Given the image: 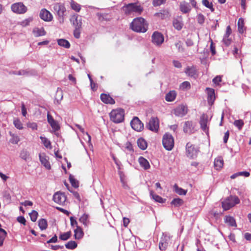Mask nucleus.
<instances>
[{
    "instance_id": "nucleus-1",
    "label": "nucleus",
    "mask_w": 251,
    "mask_h": 251,
    "mask_svg": "<svg viewBox=\"0 0 251 251\" xmlns=\"http://www.w3.org/2000/svg\"><path fill=\"white\" fill-rule=\"evenodd\" d=\"M130 27L135 32L145 33L148 30V25L144 18L139 17L133 20Z\"/></svg>"
},
{
    "instance_id": "nucleus-2",
    "label": "nucleus",
    "mask_w": 251,
    "mask_h": 251,
    "mask_svg": "<svg viewBox=\"0 0 251 251\" xmlns=\"http://www.w3.org/2000/svg\"><path fill=\"white\" fill-rule=\"evenodd\" d=\"M125 112L123 109H114L110 113V120L115 123H120L124 120Z\"/></svg>"
},
{
    "instance_id": "nucleus-3",
    "label": "nucleus",
    "mask_w": 251,
    "mask_h": 251,
    "mask_svg": "<svg viewBox=\"0 0 251 251\" xmlns=\"http://www.w3.org/2000/svg\"><path fill=\"white\" fill-rule=\"evenodd\" d=\"M123 10L127 15H131L134 13L140 14L142 12L143 8L139 5L131 3L124 6Z\"/></svg>"
},
{
    "instance_id": "nucleus-4",
    "label": "nucleus",
    "mask_w": 251,
    "mask_h": 251,
    "mask_svg": "<svg viewBox=\"0 0 251 251\" xmlns=\"http://www.w3.org/2000/svg\"><path fill=\"white\" fill-rule=\"evenodd\" d=\"M240 202L237 196H230L222 202V207L224 210H227Z\"/></svg>"
},
{
    "instance_id": "nucleus-5",
    "label": "nucleus",
    "mask_w": 251,
    "mask_h": 251,
    "mask_svg": "<svg viewBox=\"0 0 251 251\" xmlns=\"http://www.w3.org/2000/svg\"><path fill=\"white\" fill-rule=\"evenodd\" d=\"M53 9L57 15L59 23L63 24L64 22V15L66 11L65 6L63 4L56 3L53 5Z\"/></svg>"
},
{
    "instance_id": "nucleus-6",
    "label": "nucleus",
    "mask_w": 251,
    "mask_h": 251,
    "mask_svg": "<svg viewBox=\"0 0 251 251\" xmlns=\"http://www.w3.org/2000/svg\"><path fill=\"white\" fill-rule=\"evenodd\" d=\"M162 144L166 150L171 151L174 146V140L173 136L170 133H165L163 136Z\"/></svg>"
},
{
    "instance_id": "nucleus-7",
    "label": "nucleus",
    "mask_w": 251,
    "mask_h": 251,
    "mask_svg": "<svg viewBox=\"0 0 251 251\" xmlns=\"http://www.w3.org/2000/svg\"><path fill=\"white\" fill-rule=\"evenodd\" d=\"M11 8L14 13L19 14H24L27 10V7L21 2L12 4Z\"/></svg>"
},
{
    "instance_id": "nucleus-8",
    "label": "nucleus",
    "mask_w": 251,
    "mask_h": 251,
    "mask_svg": "<svg viewBox=\"0 0 251 251\" xmlns=\"http://www.w3.org/2000/svg\"><path fill=\"white\" fill-rule=\"evenodd\" d=\"M171 237L169 234L163 233L159 244V248L161 251H164L167 249Z\"/></svg>"
},
{
    "instance_id": "nucleus-9",
    "label": "nucleus",
    "mask_w": 251,
    "mask_h": 251,
    "mask_svg": "<svg viewBox=\"0 0 251 251\" xmlns=\"http://www.w3.org/2000/svg\"><path fill=\"white\" fill-rule=\"evenodd\" d=\"M164 38L163 34L158 31H155L151 36V41L153 44L160 46L164 42Z\"/></svg>"
},
{
    "instance_id": "nucleus-10",
    "label": "nucleus",
    "mask_w": 251,
    "mask_h": 251,
    "mask_svg": "<svg viewBox=\"0 0 251 251\" xmlns=\"http://www.w3.org/2000/svg\"><path fill=\"white\" fill-rule=\"evenodd\" d=\"M159 126V120L155 117H151L147 125L148 129L155 132L158 131Z\"/></svg>"
},
{
    "instance_id": "nucleus-11",
    "label": "nucleus",
    "mask_w": 251,
    "mask_h": 251,
    "mask_svg": "<svg viewBox=\"0 0 251 251\" xmlns=\"http://www.w3.org/2000/svg\"><path fill=\"white\" fill-rule=\"evenodd\" d=\"M132 128L137 131H141L144 128V124L137 117H134L130 122Z\"/></svg>"
},
{
    "instance_id": "nucleus-12",
    "label": "nucleus",
    "mask_w": 251,
    "mask_h": 251,
    "mask_svg": "<svg viewBox=\"0 0 251 251\" xmlns=\"http://www.w3.org/2000/svg\"><path fill=\"white\" fill-rule=\"evenodd\" d=\"M186 154L190 158H195L198 153V150L195 148L191 143H188L186 146Z\"/></svg>"
},
{
    "instance_id": "nucleus-13",
    "label": "nucleus",
    "mask_w": 251,
    "mask_h": 251,
    "mask_svg": "<svg viewBox=\"0 0 251 251\" xmlns=\"http://www.w3.org/2000/svg\"><path fill=\"white\" fill-rule=\"evenodd\" d=\"M53 200L55 202L60 205H63L66 201V197L64 193L57 192L54 194Z\"/></svg>"
},
{
    "instance_id": "nucleus-14",
    "label": "nucleus",
    "mask_w": 251,
    "mask_h": 251,
    "mask_svg": "<svg viewBox=\"0 0 251 251\" xmlns=\"http://www.w3.org/2000/svg\"><path fill=\"white\" fill-rule=\"evenodd\" d=\"M70 20L75 28H81L82 19L78 15L74 14L72 15Z\"/></svg>"
},
{
    "instance_id": "nucleus-15",
    "label": "nucleus",
    "mask_w": 251,
    "mask_h": 251,
    "mask_svg": "<svg viewBox=\"0 0 251 251\" xmlns=\"http://www.w3.org/2000/svg\"><path fill=\"white\" fill-rule=\"evenodd\" d=\"M187 113V107L183 105L177 106L174 110V114L176 116L183 117Z\"/></svg>"
},
{
    "instance_id": "nucleus-16",
    "label": "nucleus",
    "mask_w": 251,
    "mask_h": 251,
    "mask_svg": "<svg viewBox=\"0 0 251 251\" xmlns=\"http://www.w3.org/2000/svg\"><path fill=\"white\" fill-rule=\"evenodd\" d=\"M41 19L46 22H50L52 20V14L46 9H42L40 13Z\"/></svg>"
},
{
    "instance_id": "nucleus-17",
    "label": "nucleus",
    "mask_w": 251,
    "mask_h": 251,
    "mask_svg": "<svg viewBox=\"0 0 251 251\" xmlns=\"http://www.w3.org/2000/svg\"><path fill=\"white\" fill-rule=\"evenodd\" d=\"M200 123L202 129L204 131L206 132L208 130V117L207 115L203 114L201 116Z\"/></svg>"
},
{
    "instance_id": "nucleus-18",
    "label": "nucleus",
    "mask_w": 251,
    "mask_h": 251,
    "mask_svg": "<svg viewBox=\"0 0 251 251\" xmlns=\"http://www.w3.org/2000/svg\"><path fill=\"white\" fill-rule=\"evenodd\" d=\"M39 159L42 164L48 170L50 169V165L48 161L49 157L45 153L40 154Z\"/></svg>"
},
{
    "instance_id": "nucleus-19",
    "label": "nucleus",
    "mask_w": 251,
    "mask_h": 251,
    "mask_svg": "<svg viewBox=\"0 0 251 251\" xmlns=\"http://www.w3.org/2000/svg\"><path fill=\"white\" fill-rule=\"evenodd\" d=\"M180 10L184 14L188 13L191 10L190 4L186 1L180 2L179 5Z\"/></svg>"
},
{
    "instance_id": "nucleus-20",
    "label": "nucleus",
    "mask_w": 251,
    "mask_h": 251,
    "mask_svg": "<svg viewBox=\"0 0 251 251\" xmlns=\"http://www.w3.org/2000/svg\"><path fill=\"white\" fill-rule=\"evenodd\" d=\"M174 27L178 30H180L183 26L181 17L174 19L173 22Z\"/></svg>"
},
{
    "instance_id": "nucleus-21",
    "label": "nucleus",
    "mask_w": 251,
    "mask_h": 251,
    "mask_svg": "<svg viewBox=\"0 0 251 251\" xmlns=\"http://www.w3.org/2000/svg\"><path fill=\"white\" fill-rule=\"evenodd\" d=\"M101 101L106 104H113L115 103V100L109 95L101 94L100 95Z\"/></svg>"
},
{
    "instance_id": "nucleus-22",
    "label": "nucleus",
    "mask_w": 251,
    "mask_h": 251,
    "mask_svg": "<svg viewBox=\"0 0 251 251\" xmlns=\"http://www.w3.org/2000/svg\"><path fill=\"white\" fill-rule=\"evenodd\" d=\"M207 93V100L208 103L212 104L215 100V92L214 90L212 88H206Z\"/></svg>"
},
{
    "instance_id": "nucleus-23",
    "label": "nucleus",
    "mask_w": 251,
    "mask_h": 251,
    "mask_svg": "<svg viewBox=\"0 0 251 251\" xmlns=\"http://www.w3.org/2000/svg\"><path fill=\"white\" fill-rule=\"evenodd\" d=\"M194 128V125L193 122L191 121L186 122L183 126V131L185 133H191L193 132Z\"/></svg>"
},
{
    "instance_id": "nucleus-24",
    "label": "nucleus",
    "mask_w": 251,
    "mask_h": 251,
    "mask_svg": "<svg viewBox=\"0 0 251 251\" xmlns=\"http://www.w3.org/2000/svg\"><path fill=\"white\" fill-rule=\"evenodd\" d=\"M185 73L186 74L191 77H195L197 76V70L195 67H187L185 70Z\"/></svg>"
},
{
    "instance_id": "nucleus-25",
    "label": "nucleus",
    "mask_w": 251,
    "mask_h": 251,
    "mask_svg": "<svg viewBox=\"0 0 251 251\" xmlns=\"http://www.w3.org/2000/svg\"><path fill=\"white\" fill-rule=\"evenodd\" d=\"M224 222L229 226L234 227L237 226L235 219L230 216H226L224 218Z\"/></svg>"
},
{
    "instance_id": "nucleus-26",
    "label": "nucleus",
    "mask_w": 251,
    "mask_h": 251,
    "mask_svg": "<svg viewBox=\"0 0 251 251\" xmlns=\"http://www.w3.org/2000/svg\"><path fill=\"white\" fill-rule=\"evenodd\" d=\"M74 236L75 239H80L83 236L84 233L82 229L78 226H77V227L74 230Z\"/></svg>"
},
{
    "instance_id": "nucleus-27",
    "label": "nucleus",
    "mask_w": 251,
    "mask_h": 251,
    "mask_svg": "<svg viewBox=\"0 0 251 251\" xmlns=\"http://www.w3.org/2000/svg\"><path fill=\"white\" fill-rule=\"evenodd\" d=\"M176 93L175 91H170L165 96V100L167 101H173L176 98Z\"/></svg>"
},
{
    "instance_id": "nucleus-28",
    "label": "nucleus",
    "mask_w": 251,
    "mask_h": 251,
    "mask_svg": "<svg viewBox=\"0 0 251 251\" xmlns=\"http://www.w3.org/2000/svg\"><path fill=\"white\" fill-rule=\"evenodd\" d=\"M246 27L244 25V20L242 18H240L238 22V30L240 33H243L246 30Z\"/></svg>"
},
{
    "instance_id": "nucleus-29",
    "label": "nucleus",
    "mask_w": 251,
    "mask_h": 251,
    "mask_svg": "<svg viewBox=\"0 0 251 251\" xmlns=\"http://www.w3.org/2000/svg\"><path fill=\"white\" fill-rule=\"evenodd\" d=\"M139 162L140 165L145 170H147L150 167V165L148 161L142 156L139 158Z\"/></svg>"
},
{
    "instance_id": "nucleus-30",
    "label": "nucleus",
    "mask_w": 251,
    "mask_h": 251,
    "mask_svg": "<svg viewBox=\"0 0 251 251\" xmlns=\"http://www.w3.org/2000/svg\"><path fill=\"white\" fill-rule=\"evenodd\" d=\"M33 32L36 37L44 36L46 34V31L43 27L35 28L33 29Z\"/></svg>"
},
{
    "instance_id": "nucleus-31",
    "label": "nucleus",
    "mask_w": 251,
    "mask_h": 251,
    "mask_svg": "<svg viewBox=\"0 0 251 251\" xmlns=\"http://www.w3.org/2000/svg\"><path fill=\"white\" fill-rule=\"evenodd\" d=\"M89 215L87 214H83L79 218V221L82 223L84 226H87L89 224Z\"/></svg>"
},
{
    "instance_id": "nucleus-32",
    "label": "nucleus",
    "mask_w": 251,
    "mask_h": 251,
    "mask_svg": "<svg viewBox=\"0 0 251 251\" xmlns=\"http://www.w3.org/2000/svg\"><path fill=\"white\" fill-rule=\"evenodd\" d=\"M223 164L224 161L221 157H217L215 159L214 166L217 170H219L222 168L223 166Z\"/></svg>"
},
{
    "instance_id": "nucleus-33",
    "label": "nucleus",
    "mask_w": 251,
    "mask_h": 251,
    "mask_svg": "<svg viewBox=\"0 0 251 251\" xmlns=\"http://www.w3.org/2000/svg\"><path fill=\"white\" fill-rule=\"evenodd\" d=\"M35 72L29 71L26 70H20L16 72L14 74L19 75H26L28 76L30 75H35Z\"/></svg>"
},
{
    "instance_id": "nucleus-34",
    "label": "nucleus",
    "mask_w": 251,
    "mask_h": 251,
    "mask_svg": "<svg viewBox=\"0 0 251 251\" xmlns=\"http://www.w3.org/2000/svg\"><path fill=\"white\" fill-rule=\"evenodd\" d=\"M137 145L140 149L145 150L147 147V143L143 138H139L137 140Z\"/></svg>"
},
{
    "instance_id": "nucleus-35",
    "label": "nucleus",
    "mask_w": 251,
    "mask_h": 251,
    "mask_svg": "<svg viewBox=\"0 0 251 251\" xmlns=\"http://www.w3.org/2000/svg\"><path fill=\"white\" fill-rule=\"evenodd\" d=\"M38 226L41 230H45L48 227V223L46 219H41L38 221Z\"/></svg>"
},
{
    "instance_id": "nucleus-36",
    "label": "nucleus",
    "mask_w": 251,
    "mask_h": 251,
    "mask_svg": "<svg viewBox=\"0 0 251 251\" xmlns=\"http://www.w3.org/2000/svg\"><path fill=\"white\" fill-rule=\"evenodd\" d=\"M174 190L176 193L179 195H185L187 193V190L179 187L176 184L174 186Z\"/></svg>"
},
{
    "instance_id": "nucleus-37",
    "label": "nucleus",
    "mask_w": 251,
    "mask_h": 251,
    "mask_svg": "<svg viewBox=\"0 0 251 251\" xmlns=\"http://www.w3.org/2000/svg\"><path fill=\"white\" fill-rule=\"evenodd\" d=\"M57 43L59 46L67 49L69 48L70 47V44L69 41L64 39H60L58 40Z\"/></svg>"
},
{
    "instance_id": "nucleus-38",
    "label": "nucleus",
    "mask_w": 251,
    "mask_h": 251,
    "mask_svg": "<svg viewBox=\"0 0 251 251\" xmlns=\"http://www.w3.org/2000/svg\"><path fill=\"white\" fill-rule=\"evenodd\" d=\"M40 138L46 148L49 149H52L51 143L47 138L43 136H40Z\"/></svg>"
},
{
    "instance_id": "nucleus-39",
    "label": "nucleus",
    "mask_w": 251,
    "mask_h": 251,
    "mask_svg": "<svg viewBox=\"0 0 251 251\" xmlns=\"http://www.w3.org/2000/svg\"><path fill=\"white\" fill-rule=\"evenodd\" d=\"M62 99H63L62 91L60 89L58 88L57 89V91H56L55 100H56V101L58 103H59L60 101L62 100Z\"/></svg>"
},
{
    "instance_id": "nucleus-40",
    "label": "nucleus",
    "mask_w": 251,
    "mask_h": 251,
    "mask_svg": "<svg viewBox=\"0 0 251 251\" xmlns=\"http://www.w3.org/2000/svg\"><path fill=\"white\" fill-rule=\"evenodd\" d=\"M13 124L15 127L20 130L23 129V125L20 120L18 118H14L13 120Z\"/></svg>"
},
{
    "instance_id": "nucleus-41",
    "label": "nucleus",
    "mask_w": 251,
    "mask_h": 251,
    "mask_svg": "<svg viewBox=\"0 0 251 251\" xmlns=\"http://www.w3.org/2000/svg\"><path fill=\"white\" fill-rule=\"evenodd\" d=\"M71 7L74 10L79 12L81 9V6L73 0H71L70 2Z\"/></svg>"
},
{
    "instance_id": "nucleus-42",
    "label": "nucleus",
    "mask_w": 251,
    "mask_h": 251,
    "mask_svg": "<svg viewBox=\"0 0 251 251\" xmlns=\"http://www.w3.org/2000/svg\"><path fill=\"white\" fill-rule=\"evenodd\" d=\"M10 135L11 136L10 139V142L13 144H17L20 141V138L17 135L12 133L11 132H9Z\"/></svg>"
},
{
    "instance_id": "nucleus-43",
    "label": "nucleus",
    "mask_w": 251,
    "mask_h": 251,
    "mask_svg": "<svg viewBox=\"0 0 251 251\" xmlns=\"http://www.w3.org/2000/svg\"><path fill=\"white\" fill-rule=\"evenodd\" d=\"M20 156L22 159H23L25 161H27V160L29 159V158H30L29 153L26 150L22 151L20 153Z\"/></svg>"
},
{
    "instance_id": "nucleus-44",
    "label": "nucleus",
    "mask_w": 251,
    "mask_h": 251,
    "mask_svg": "<svg viewBox=\"0 0 251 251\" xmlns=\"http://www.w3.org/2000/svg\"><path fill=\"white\" fill-rule=\"evenodd\" d=\"M202 3L203 5H204L206 7L210 9V10L213 12L214 11V8L213 7V4L211 2H210L208 0H202Z\"/></svg>"
},
{
    "instance_id": "nucleus-45",
    "label": "nucleus",
    "mask_w": 251,
    "mask_h": 251,
    "mask_svg": "<svg viewBox=\"0 0 251 251\" xmlns=\"http://www.w3.org/2000/svg\"><path fill=\"white\" fill-rule=\"evenodd\" d=\"M6 235V231L2 228H0V246L3 245V241Z\"/></svg>"
},
{
    "instance_id": "nucleus-46",
    "label": "nucleus",
    "mask_w": 251,
    "mask_h": 251,
    "mask_svg": "<svg viewBox=\"0 0 251 251\" xmlns=\"http://www.w3.org/2000/svg\"><path fill=\"white\" fill-rule=\"evenodd\" d=\"M150 194L152 198L155 201L159 203L164 202L165 200L159 196L153 194L152 192H151Z\"/></svg>"
},
{
    "instance_id": "nucleus-47",
    "label": "nucleus",
    "mask_w": 251,
    "mask_h": 251,
    "mask_svg": "<svg viewBox=\"0 0 251 251\" xmlns=\"http://www.w3.org/2000/svg\"><path fill=\"white\" fill-rule=\"evenodd\" d=\"M65 247L67 249L73 250L77 247V244L74 241H70L65 244Z\"/></svg>"
},
{
    "instance_id": "nucleus-48",
    "label": "nucleus",
    "mask_w": 251,
    "mask_h": 251,
    "mask_svg": "<svg viewBox=\"0 0 251 251\" xmlns=\"http://www.w3.org/2000/svg\"><path fill=\"white\" fill-rule=\"evenodd\" d=\"M183 200L180 198H176L173 200L171 202V204L174 205L175 206H179L182 204Z\"/></svg>"
},
{
    "instance_id": "nucleus-49",
    "label": "nucleus",
    "mask_w": 251,
    "mask_h": 251,
    "mask_svg": "<svg viewBox=\"0 0 251 251\" xmlns=\"http://www.w3.org/2000/svg\"><path fill=\"white\" fill-rule=\"evenodd\" d=\"M69 179L72 185L75 188H77L79 186L78 182L76 180L73 176L70 175Z\"/></svg>"
},
{
    "instance_id": "nucleus-50",
    "label": "nucleus",
    "mask_w": 251,
    "mask_h": 251,
    "mask_svg": "<svg viewBox=\"0 0 251 251\" xmlns=\"http://www.w3.org/2000/svg\"><path fill=\"white\" fill-rule=\"evenodd\" d=\"M233 124L235 126L238 127V128L239 130H241L242 128L244 125V122L243 121V120H235Z\"/></svg>"
},
{
    "instance_id": "nucleus-51",
    "label": "nucleus",
    "mask_w": 251,
    "mask_h": 251,
    "mask_svg": "<svg viewBox=\"0 0 251 251\" xmlns=\"http://www.w3.org/2000/svg\"><path fill=\"white\" fill-rule=\"evenodd\" d=\"M71 235V233L70 231L64 233L59 236V239L63 241L67 240L70 238Z\"/></svg>"
},
{
    "instance_id": "nucleus-52",
    "label": "nucleus",
    "mask_w": 251,
    "mask_h": 251,
    "mask_svg": "<svg viewBox=\"0 0 251 251\" xmlns=\"http://www.w3.org/2000/svg\"><path fill=\"white\" fill-rule=\"evenodd\" d=\"M33 20V18L31 17H29L26 19L23 20V21L20 23V25L23 26H26L29 25V23L32 22Z\"/></svg>"
},
{
    "instance_id": "nucleus-53",
    "label": "nucleus",
    "mask_w": 251,
    "mask_h": 251,
    "mask_svg": "<svg viewBox=\"0 0 251 251\" xmlns=\"http://www.w3.org/2000/svg\"><path fill=\"white\" fill-rule=\"evenodd\" d=\"M190 87V83L188 81H184L180 85V88L182 90L189 89Z\"/></svg>"
},
{
    "instance_id": "nucleus-54",
    "label": "nucleus",
    "mask_w": 251,
    "mask_h": 251,
    "mask_svg": "<svg viewBox=\"0 0 251 251\" xmlns=\"http://www.w3.org/2000/svg\"><path fill=\"white\" fill-rule=\"evenodd\" d=\"M38 212L35 210H33L30 214L29 216L31 219V220L33 222H35L37 219L38 217Z\"/></svg>"
},
{
    "instance_id": "nucleus-55",
    "label": "nucleus",
    "mask_w": 251,
    "mask_h": 251,
    "mask_svg": "<svg viewBox=\"0 0 251 251\" xmlns=\"http://www.w3.org/2000/svg\"><path fill=\"white\" fill-rule=\"evenodd\" d=\"M54 131L58 130L60 129V126L56 121H54L53 123L50 124Z\"/></svg>"
},
{
    "instance_id": "nucleus-56",
    "label": "nucleus",
    "mask_w": 251,
    "mask_h": 251,
    "mask_svg": "<svg viewBox=\"0 0 251 251\" xmlns=\"http://www.w3.org/2000/svg\"><path fill=\"white\" fill-rule=\"evenodd\" d=\"M75 126L76 127H77V128L83 134H85L87 136L88 138V141H90L91 140V136L90 135L87 133V132H85V131H84V129L81 126H80V125H78V124H76L75 125Z\"/></svg>"
},
{
    "instance_id": "nucleus-57",
    "label": "nucleus",
    "mask_w": 251,
    "mask_h": 251,
    "mask_svg": "<svg viewBox=\"0 0 251 251\" xmlns=\"http://www.w3.org/2000/svg\"><path fill=\"white\" fill-rule=\"evenodd\" d=\"M197 21L199 24L202 25L205 21V17L202 14H199L197 16Z\"/></svg>"
},
{
    "instance_id": "nucleus-58",
    "label": "nucleus",
    "mask_w": 251,
    "mask_h": 251,
    "mask_svg": "<svg viewBox=\"0 0 251 251\" xmlns=\"http://www.w3.org/2000/svg\"><path fill=\"white\" fill-rule=\"evenodd\" d=\"M167 0H153L152 4L154 6H158L166 2Z\"/></svg>"
},
{
    "instance_id": "nucleus-59",
    "label": "nucleus",
    "mask_w": 251,
    "mask_h": 251,
    "mask_svg": "<svg viewBox=\"0 0 251 251\" xmlns=\"http://www.w3.org/2000/svg\"><path fill=\"white\" fill-rule=\"evenodd\" d=\"M175 46L176 48L177 49L178 51L180 52H183L184 51V49L182 46V44L180 41H178L176 43Z\"/></svg>"
},
{
    "instance_id": "nucleus-60",
    "label": "nucleus",
    "mask_w": 251,
    "mask_h": 251,
    "mask_svg": "<svg viewBox=\"0 0 251 251\" xmlns=\"http://www.w3.org/2000/svg\"><path fill=\"white\" fill-rule=\"evenodd\" d=\"M27 126L31 128L32 130H36L37 129V125L34 122H28L27 123Z\"/></svg>"
},
{
    "instance_id": "nucleus-61",
    "label": "nucleus",
    "mask_w": 251,
    "mask_h": 251,
    "mask_svg": "<svg viewBox=\"0 0 251 251\" xmlns=\"http://www.w3.org/2000/svg\"><path fill=\"white\" fill-rule=\"evenodd\" d=\"M81 28H75V30L74 31V35L76 38H79Z\"/></svg>"
},
{
    "instance_id": "nucleus-62",
    "label": "nucleus",
    "mask_w": 251,
    "mask_h": 251,
    "mask_svg": "<svg viewBox=\"0 0 251 251\" xmlns=\"http://www.w3.org/2000/svg\"><path fill=\"white\" fill-rule=\"evenodd\" d=\"M223 41L226 46H228L231 44L232 39L229 37L223 38Z\"/></svg>"
},
{
    "instance_id": "nucleus-63",
    "label": "nucleus",
    "mask_w": 251,
    "mask_h": 251,
    "mask_svg": "<svg viewBox=\"0 0 251 251\" xmlns=\"http://www.w3.org/2000/svg\"><path fill=\"white\" fill-rule=\"evenodd\" d=\"M70 222H71V225L72 226H76L77 227V222L76 221L75 219L73 217H70Z\"/></svg>"
},
{
    "instance_id": "nucleus-64",
    "label": "nucleus",
    "mask_w": 251,
    "mask_h": 251,
    "mask_svg": "<svg viewBox=\"0 0 251 251\" xmlns=\"http://www.w3.org/2000/svg\"><path fill=\"white\" fill-rule=\"evenodd\" d=\"M17 221L18 222L24 225H25L26 220L23 216H19L17 218Z\"/></svg>"
}]
</instances>
